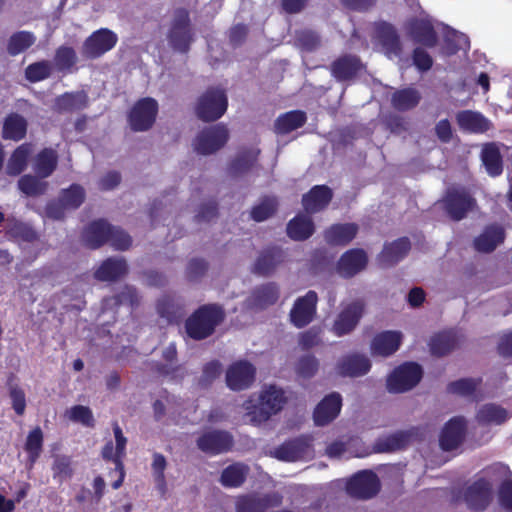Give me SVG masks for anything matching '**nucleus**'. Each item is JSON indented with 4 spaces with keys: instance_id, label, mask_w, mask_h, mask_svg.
<instances>
[{
    "instance_id": "7ed1b4c3",
    "label": "nucleus",
    "mask_w": 512,
    "mask_h": 512,
    "mask_svg": "<svg viewBox=\"0 0 512 512\" xmlns=\"http://www.w3.org/2000/svg\"><path fill=\"white\" fill-rule=\"evenodd\" d=\"M228 107L226 91L220 87H209L199 97L195 112L199 119L213 122L221 118Z\"/></svg>"
},
{
    "instance_id": "ea45409f",
    "label": "nucleus",
    "mask_w": 512,
    "mask_h": 512,
    "mask_svg": "<svg viewBox=\"0 0 512 512\" xmlns=\"http://www.w3.org/2000/svg\"><path fill=\"white\" fill-rule=\"evenodd\" d=\"M287 235L294 241H305L315 232V225L307 216H296L287 224Z\"/></svg>"
},
{
    "instance_id": "680f3d73",
    "label": "nucleus",
    "mask_w": 512,
    "mask_h": 512,
    "mask_svg": "<svg viewBox=\"0 0 512 512\" xmlns=\"http://www.w3.org/2000/svg\"><path fill=\"white\" fill-rule=\"evenodd\" d=\"M6 234L11 238L25 242H33L37 239L36 231L29 225L18 220L9 222L6 228Z\"/></svg>"
},
{
    "instance_id": "3c124183",
    "label": "nucleus",
    "mask_w": 512,
    "mask_h": 512,
    "mask_svg": "<svg viewBox=\"0 0 512 512\" xmlns=\"http://www.w3.org/2000/svg\"><path fill=\"white\" fill-rule=\"evenodd\" d=\"M253 303L255 306L263 309L277 302L279 298V290L276 284L267 283L254 289L252 293Z\"/></svg>"
},
{
    "instance_id": "423d86ee",
    "label": "nucleus",
    "mask_w": 512,
    "mask_h": 512,
    "mask_svg": "<svg viewBox=\"0 0 512 512\" xmlns=\"http://www.w3.org/2000/svg\"><path fill=\"white\" fill-rule=\"evenodd\" d=\"M423 370L416 362H406L396 367L387 378V389L392 393H403L414 388L422 379Z\"/></svg>"
},
{
    "instance_id": "e433bc0d",
    "label": "nucleus",
    "mask_w": 512,
    "mask_h": 512,
    "mask_svg": "<svg viewBox=\"0 0 512 512\" xmlns=\"http://www.w3.org/2000/svg\"><path fill=\"white\" fill-rule=\"evenodd\" d=\"M113 433L116 442L115 448L117 450L114 472L118 474V477L112 482L111 486L116 490L122 486L126 475L123 458L126 455L127 438L123 435L122 429L117 422L113 423Z\"/></svg>"
},
{
    "instance_id": "0eeeda50",
    "label": "nucleus",
    "mask_w": 512,
    "mask_h": 512,
    "mask_svg": "<svg viewBox=\"0 0 512 512\" xmlns=\"http://www.w3.org/2000/svg\"><path fill=\"white\" fill-rule=\"evenodd\" d=\"M313 437L302 434L288 439L275 448L273 455L276 459L286 462L305 460L313 456Z\"/></svg>"
},
{
    "instance_id": "9b49d317",
    "label": "nucleus",
    "mask_w": 512,
    "mask_h": 512,
    "mask_svg": "<svg viewBox=\"0 0 512 512\" xmlns=\"http://www.w3.org/2000/svg\"><path fill=\"white\" fill-rule=\"evenodd\" d=\"M168 41L173 50L187 53L193 42L189 13L185 9L177 11L168 33Z\"/></svg>"
},
{
    "instance_id": "4468645a",
    "label": "nucleus",
    "mask_w": 512,
    "mask_h": 512,
    "mask_svg": "<svg viewBox=\"0 0 512 512\" xmlns=\"http://www.w3.org/2000/svg\"><path fill=\"white\" fill-rule=\"evenodd\" d=\"M117 35L108 28H100L88 36L82 46V55L86 59H97L117 44Z\"/></svg>"
},
{
    "instance_id": "f704fd0d",
    "label": "nucleus",
    "mask_w": 512,
    "mask_h": 512,
    "mask_svg": "<svg viewBox=\"0 0 512 512\" xmlns=\"http://www.w3.org/2000/svg\"><path fill=\"white\" fill-rule=\"evenodd\" d=\"M128 273V266L123 258H107L94 272L95 279L99 281L114 282Z\"/></svg>"
},
{
    "instance_id": "6ab92c4d",
    "label": "nucleus",
    "mask_w": 512,
    "mask_h": 512,
    "mask_svg": "<svg viewBox=\"0 0 512 512\" xmlns=\"http://www.w3.org/2000/svg\"><path fill=\"white\" fill-rule=\"evenodd\" d=\"M467 432V422L462 416H455L446 422L439 436V446L443 451L457 449L464 441Z\"/></svg>"
},
{
    "instance_id": "cd10ccee",
    "label": "nucleus",
    "mask_w": 512,
    "mask_h": 512,
    "mask_svg": "<svg viewBox=\"0 0 512 512\" xmlns=\"http://www.w3.org/2000/svg\"><path fill=\"white\" fill-rule=\"evenodd\" d=\"M456 122L464 132L482 134L490 130L492 124L482 113L473 110H462L456 114Z\"/></svg>"
},
{
    "instance_id": "de8ad7c7",
    "label": "nucleus",
    "mask_w": 512,
    "mask_h": 512,
    "mask_svg": "<svg viewBox=\"0 0 512 512\" xmlns=\"http://www.w3.org/2000/svg\"><path fill=\"white\" fill-rule=\"evenodd\" d=\"M420 100V93L415 88L411 87L397 90L391 97L392 106L402 112L415 108Z\"/></svg>"
},
{
    "instance_id": "473e14b6",
    "label": "nucleus",
    "mask_w": 512,
    "mask_h": 512,
    "mask_svg": "<svg viewBox=\"0 0 512 512\" xmlns=\"http://www.w3.org/2000/svg\"><path fill=\"white\" fill-rule=\"evenodd\" d=\"M259 154L260 149L256 147L241 148L228 165L229 174L237 177L247 173L256 164Z\"/></svg>"
},
{
    "instance_id": "79ce46f5",
    "label": "nucleus",
    "mask_w": 512,
    "mask_h": 512,
    "mask_svg": "<svg viewBox=\"0 0 512 512\" xmlns=\"http://www.w3.org/2000/svg\"><path fill=\"white\" fill-rule=\"evenodd\" d=\"M509 419L508 411L494 403L484 404L476 414V420L481 425H501Z\"/></svg>"
},
{
    "instance_id": "f3484780",
    "label": "nucleus",
    "mask_w": 512,
    "mask_h": 512,
    "mask_svg": "<svg viewBox=\"0 0 512 512\" xmlns=\"http://www.w3.org/2000/svg\"><path fill=\"white\" fill-rule=\"evenodd\" d=\"M365 311V303L362 300H355L345 306L334 321L332 331L338 336L351 333L360 322Z\"/></svg>"
},
{
    "instance_id": "864d4df0",
    "label": "nucleus",
    "mask_w": 512,
    "mask_h": 512,
    "mask_svg": "<svg viewBox=\"0 0 512 512\" xmlns=\"http://www.w3.org/2000/svg\"><path fill=\"white\" fill-rule=\"evenodd\" d=\"M18 188L26 196L37 197L45 194L48 183L40 180L37 176L25 174L19 178Z\"/></svg>"
},
{
    "instance_id": "09e8293b",
    "label": "nucleus",
    "mask_w": 512,
    "mask_h": 512,
    "mask_svg": "<svg viewBox=\"0 0 512 512\" xmlns=\"http://www.w3.org/2000/svg\"><path fill=\"white\" fill-rule=\"evenodd\" d=\"M44 435L39 426L33 428L27 435L24 450L28 454L29 468H32L43 450Z\"/></svg>"
},
{
    "instance_id": "f03ea898",
    "label": "nucleus",
    "mask_w": 512,
    "mask_h": 512,
    "mask_svg": "<svg viewBox=\"0 0 512 512\" xmlns=\"http://www.w3.org/2000/svg\"><path fill=\"white\" fill-rule=\"evenodd\" d=\"M225 310L216 303L199 306L185 321V332L189 338L201 341L215 333L217 326L225 320Z\"/></svg>"
},
{
    "instance_id": "ddd939ff",
    "label": "nucleus",
    "mask_w": 512,
    "mask_h": 512,
    "mask_svg": "<svg viewBox=\"0 0 512 512\" xmlns=\"http://www.w3.org/2000/svg\"><path fill=\"white\" fill-rule=\"evenodd\" d=\"M229 139V132L225 125L216 124L203 129L194 140V149L202 155H210L225 146Z\"/></svg>"
},
{
    "instance_id": "393cba45",
    "label": "nucleus",
    "mask_w": 512,
    "mask_h": 512,
    "mask_svg": "<svg viewBox=\"0 0 512 512\" xmlns=\"http://www.w3.org/2000/svg\"><path fill=\"white\" fill-rule=\"evenodd\" d=\"M367 263L368 257L365 251L354 248L342 254L337 263V270L341 276L351 278L365 269Z\"/></svg>"
},
{
    "instance_id": "a211bd4d",
    "label": "nucleus",
    "mask_w": 512,
    "mask_h": 512,
    "mask_svg": "<svg viewBox=\"0 0 512 512\" xmlns=\"http://www.w3.org/2000/svg\"><path fill=\"white\" fill-rule=\"evenodd\" d=\"M256 368L247 360L232 363L226 371V384L233 391L248 389L255 381Z\"/></svg>"
},
{
    "instance_id": "72a5a7b5",
    "label": "nucleus",
    "mask_w": 512,
    "mask_h": 512,
    "mask_svg": "<svg viewBox=\"0 0 512 512\" xmlns=\"http://www.w3.org/2000/svg\"><path fill=\"white\" fill-rule=\"evenodd\" d=\"M411 249L408 237H400L384 245L379 255V262L385 266H393L407 256Z\"/></svg>"
},
{
    "instance_id": "20e7f679",
    "label": "nucleus",
    "mask_w": 512,
    "mask_h": 512,
    "mask_svg": "<svg viewBox=\"0 0 512 512\" xmlns=\"http://www.w3.org/2000/svg\"><path fill=\"white\" fill-rule=\"evenodd\" d=\"M444 211L453 221H460L476 207V199L464 187H451L442 199Z\"/></svg>"
},
{
    "instance_id": "a19ab883",
    "label": "nucleus",
    "mask_w": 512,
    "mask_h": 512,
    "mask_svg": "<svg viewBox=\"0 0 512 512\" xmlns=\"http://www.w3.org/2000/svg\"><path fill=\"white\" fill-rule=\"evenodd\" d=\"M307 121V116L304 111L293 110L281 114L275 120V132L281 135L288 134L298 128L304 126Z\"/></svg>"
},
{
    "instance_id": "c03bdc74",
    "label": "nucleus",
    "mask_w": 512,
    "mask_h": 512,
    "mask_svg": "<svg viewBox=\"0 0 512 512\" xmlns=\"http://www.w3.org/2000/svg\"><path fill=\"white\" fill-rule=\"evenodd\" d=\"M458 346L457 335L451 331H444L434 335L430 342L432 355L442 357L452 352Z\"/></svg>"
},
{
    "instance_id": "2f4dec72",
    "label": "nucleus",
    "mask_w": 512,
    "mask_h": 512,
    "mask_svg": "<svg viewBox=\"0 0 512 512\" xmlns=\"http://www.w3.org/2000/svg\"><path fill=\"white\" fill-rule=\"evenodd\" d=\"M370 368V360L361 354H351L342 357L336 365L337 373L343 377L362 376L368 373Z\"/></svg>"
},
{
    "instance_id": "7c9ffc66",
    "label": "nucleus",
    "mask_w": 512,
    "mask_h": 512,
    "mask_svg": "<svg viewBox=\"0 0 512 512\" xmlns=\"http://www.w3.org/2000/svg\"><path fill=\"white\" fill-rule=\"evenodd\" d=\"M358 230L356 223H338L325 229L323 236L331 246H346L356 237Z\"/></svg>"
},
{
    "instance_id": "0e129e2a",
    "label": "nucleus",
    "mask_w": 512,
    "mask_h": 512,
    "mask_svg": "<svg viewBox=\"0 0 512 512\" xmlns=\"http://www.w3.org/2000/svg\"><path fill=\"white\" fill-rule=\"evenodd\" d=\"M67 413L69 419L75 423H80L83 426L90 428L95 426V419L92 410L88 406L74 405Z\"/></svg>"
},
{
    "instance_id": "37998d69",
    "label": "nucleus",
    "mask_w": 512,
    "mask_h": 512,
    "mask_svg": "<svg viewBox=\"0 0 512 512\" xmlns=\"http://www.w3.org/2000/svg\"><path fill=\"white\" fill-rule=\"evenodd\" d=\"M31 153V143H23L19 145L8 159L6 173L10 176H17L21 174L27 167Z\"/></svg>"
},
{
    "instance_id": "c756f323",
    "label": "nucleus",
    "mask_w": 512,
    "mask_h": 512,
    "mask_svg": "<svg viewBox=\"0 0 512 512\" xmlns=\"http://www.w3.org/2000/svg\"><path fill=\"white\" fill-rule=\"evenodd\" d=\"M375 37L380 42L386 53L399 56L402 52V44L396 28L388 22L381 21L375 25Z\"/></svg>"
},
{
    "instance_id": "a18cd8bd",
    "label": "nucleus",
    "mask_w": 512,
    "mask_h": 512,
    "mask_svg": "<svg viewBox=\"0 0 512 512\" xmlns=\"http://www.w3.org/2000/svg\"><path fill=\"white\" fill-rule=\"evenodd\" d=\"M58 165V154L53 148L42 149L35 157L34 170L41 178L53 174Z\"/></svg>"
},
{
    "instance_id": "8fccbe9b",
    "label": "nucleus",
    "mask_w": 512,
    "mask_h": 512,
    "mask_svg": "<svg viewBox=\"0 0 512 512\" xmlns=\"http://www.w3.org/2000/svg\"><path fill=\"white\" fill-rule=\"evenodd\" d=\"M482 161L492 177H496L503 172V160L499 149L494 144L486 145L482 151Z\"/></svg>"
},
{
    "instance_id": "f257e3e1",
    "label": "nucleus",
    "mask_w": 512,
    "mask_h": 512,
    "mask_svg": "<svg viewBox=\"0 0 512 512\" xmlns=\"http://www.w3.org/2000/svg\"><path fill=\"white\" fill-rule=\"evenodd\" d=\"M287 402L285 392L276 385L264 386L256 399L250 398L244 403L246 415L254 425L267 422L278 414Z\"/></svg>"
},
{
    "instance_id": "58836bf2",
    "label": "nucleus",
    "mask_w": 512,
    "mask_h": 512,
    "mask_svg": "<svg viewBox=\"0 0 512 512\" xmlns=\"http://www.w3.org/2000/svg\"><path fill=\"white\" fill-rule=\"evenodd\" d=\"M184 302L177 296L165 294L156 303V310L160 317L173 322L182 316Z\"/></svg>"
},
{
    "instance_id": "4c0bfd02",
    "label": "nucleus",
    "mask_w": 512,
    "mask_h": 512,
    "mask_svg": "<svg viewBox=\"0 0 512 512\" xmlns=\"http://www.w3.org/2000/svg\"><path fill=\"white\" fill-rule=\"evenodd\" d=\"M249 471L250 469L248 465L241 462H235L223 469L219 482L225 488L241 487L245 483Z\"/></svg>"
},
{
    "instance_id": "b1692460",
    "label": "nucleus",
    "mask_w": 512,
    "mask_h": 512,
    "mask_svg": "<svg viewBox=\"0 0 512 512\" xmlns=\"http://www.w3.org/2000/svg\"><path fill=\"white\" fill-rule=\"evenodd\" d=\"M333 198V191L327 185H315L302 196V206L308 214L325 210Z\"/></svg>"
},
{
    "instance_id": "aec40b11",
    "label": "nucleus",
    "mask_w": 512,
    "mask_h": 512,
    "mask_svg": "<svg viewBox=\"0 0 512 512\" xmlns=\"http://www.w3.org/2000/svg\"><path fill=\"white\" fill-rule=\"evenodd\" d=\"M286 261L285 251L277 245H270L262 249L257 256L252 272L260 276H270Z\"/></svg>"
},
{
    "instance_id": "338daca9",
    "label": "nucleus",
    "mask_w": 512,
    "mask_h": 512,
    "mask_svg": "<svg viewBox=\"0 0 512 512\" xmlns=\"http://www.w3.org/2000/svg\"><path fill=\"white\" fill-rule=\"evenodd\" d=\"M297 45L306 52L317 50L321 45L319 34L312 30H302L296 34Z\"/></svg>"
},
{
    "instance_id": "774afa93",
    "label": "nucleus",
    "mask_w": 512,
    "mask_h": 512,
    "mask_svg": "<svg viewBox=\"0 0 512 512\" xmlns=\"http://www.w3.org/2000/svg\"><path fill=\"white\" fill-rule=\"evenodd\" d=\"M222 365L218 360L207 362L202 368V375L198 379L201 388H208L221 374Z\"/></svg>"
},
{
    "instance_id": "13d9d810",
    "label": "nucleus",
    "mask_w": 512,
    "mask_h": 512,
    "mask_svg": "<svg viewBox=\"0 0 512 512\" xmlns=\"http://www.w3.org/2000/svg\"><path fill=\"white\" fill-rule=\"evenodd\" d=\"M110 300L113 301L115 307L127 305L134 309L140 305L141 296L134 286L125 285L121 291L115 294Z\"/></svg>"
},
{
    "instance_id": "6e6d98bb",
    "label": "nucleus",
    "mask_w": 512,
    "mask_h": 512,
    "mask_svg": "<svg viewBox=\"0 0 512 512\" xmlns=\"http://www.w3.org/2000/svg\"><path fill=\"white\" fill-rule=\"evenodd\" d=\"M68 210L79 208L85 200V190L79 184H72L63 189L58 197Z\"/></svg>"
},
{
    "instance_id": "9d476101",
    "label": "nucleus",
    "mask_w": 512,
    "mask_h": 512,
    "mask_svg": "<svg viewBox=\"0 0 512 512\" xmlns=\"http://www.w3.org/2000/svg\"><path fill=\"white\" fill-rule=\"evenodd\" d=\"M424 438V429L411 427L407 430H398L387 436L379 437L374 443V451L377 453L394 452L407 448L415 441Z\"/></svg>"
},
{
    "instance_id": "bb28decb",
    "label": "nucleus",
    "mask_w": 512,
    "mask_h": 512,
    "mask_svg": "<svg viewBox=\"0 0 512 512\" xmlns=\"http://www.w3.org/2000/svg\"><path fill=\"white\" fill-rule=\"evenodd\" d=\"M112 225L105 219L92 221L85 227L82 237L85 245L90 249H97L108 243Z\"/></svg>"
},
{
    "instance_id": "c85d7f7f",
    "label": "nucleus",
    "mask_w": 512,
    "mask_h": 512,
    "mask_svg": "<svg viewBox=\"0 0 512 512\" xmlns=\"http://www.w3.org/2000/svg\"><path fill=\"white\" fill-rule=\"evenodd\" d=\"M402 343V333L399 331H383L376 334L371 342L372 355L388 357L394 354Z\"/></svg>"
},
{
    "instance_id": "49530a36",
    "label": "nucleus",
    "mask_w": 512,
    "mask_h": 512,
    "mask_svg": "<svg viewBox=\"0 0 512 512\" xmlns=\"http://www.w3.org/2000/svg\"><path fill=\"white\" fill-rule=\"evenodd\" d=\"M88 106V97L84 92H66L56 98L55 107L60 113L74 112Z\"/></svg>"
},
{
    "instance_id": "f8f14e48",
    "label": "nucleus",
    "mask_w": 512,
    "mask_h": 512,
    "mask_svg": "<svg viewBox=\"0 0 512 512\" xmlns=\"http://www.w3.org/2000/svg\"><path fill=\"white\" fill-rule=\"evenodd\" d=\"M381 488L377 474L371 470H362L354 474L346 484L347 493L357 499H371Z\"/></svg>"
},
{
    "instance_id": "c9c22d12",
    "label": "nucleus",
    "mask_w": 512,
    "mask_h": 512,
    "mask_svg": "<svg viewBox=\"0 0 512 512\" xmlns=\"http://www.w3.org/2000/svg\"><path fill=\"white\" fill-rule=\"evenodd\" d=\"M27 120L16 112L9 113L4 121L1 136L4 140L20 141L26 137Z\"/></svg>"
},
{
    "instance_id": "5fc2aeb1",
    "label": "nucleus",
    "mask_w": 512,
    "mask_h": 512,
    "mask_svg": "<svg viewBox=\"0 0 512 512\" xmlns=\"http://www.w3.org/2000/svg\"><path fill=\"white\" fill-rule=\"evenodd\" d=\"M482 384V378H461L447 385V392L459 396H472Z\"/></svg>"
},
{
    "instance_id": "bf43d9fd",
    "label": "nucleus",
    "mask_w": 512,
    "mask_h": 512,
    "mask_svg": "<svg viewBox=\"0 0 512 512\" xmlns=\"http://www.w3.org/2000/svg\"><path fill=\"white\" fill-rule=\"evenodd\" d=\"M278 208V202L275 197L266 196L262 201L251 210V218L256 222H262L272 217Z\"/></svg>"
},
{
    "instance_id": "5701e85b",
    "label": "nucleus",
    "mask_w": 512,
    "mask_h": 512,
    "mask_svg": "<svg viewBox=\"0 0 512 512\" xmlns=\"http://www.w3.org/2000/svg\"><path fill=\"white\" fill-rule=\"evenodd\" d=\"M506 237L504 227L498 223L488 224L482 232L474 238L473 247L481 253H491L501 245Z\"/></svg>"
},
{
    "instance_id": "1a4fd4ad",
    "label": "nucleus",
    "mask_w": 512,
    "mask_h": 512,
    "mask_svg": "<svg viewBox=\"0 0 512 512\" xmlns=\"http://www.w3.org/2000/svg\"><path fill=\"white\" fill-rule=\"evenodd\" d=\"M494 498L493 484L485 477H479L468 485L463 493L467 507L473 512H483Z\"/></svg>"
},
{
    "instance_id": "4d7b16f0",
    "label": "nucleus",
    "mask_w": 512,
    "mask_h": 512,
    "mask_svg": "<svg viewBox=\"0 0 512 512\" xmlns=\"http://www.w3.org/2000/svg\"><path fill=\"white\" fill-rule=\"evenodd\" d=\"M162 357L167 363H157L155 370L162 376L174 377L175 373L180 369L179 365H173L177 360V349L174 343H170L162 352Z\"/></svg>"
},
{
    "instance_id": "e2e57ef3",
    "label": "nucleus",
    "mask_w": 512,
    "mask_h": 512,
    "mask_svg": "<svg viewBox=\"0 0 512 512\" xmlns=\"http://www.w3.org/2000/svg\"><path fill=\"white\" fill-rule=\"evenodd\" d=\"M51 70L52 67L49 61H37L26 67L25 78L31 83L40 82L50 77Z\"/></svg>"
},
{
    "instance_id": "603ef678",
    "label": "nucleus",
    "mask_w": 512,
    "mask_h": 512,
    "mask_svg": "<svg viewBox=\"0 0 512 512\" xmlns=\"http://www.w3.org/2000/svg\"><path fill=\"white\" fill-rule=\"evenodd\" d=\"M36 41V37L30 31H18L8 39L7 52L10 56H16L29 49Z\"/></svg>"
},
{
    "instance_id": "dca6fc26",
    "label": "nucleus",
    "mask_w": 512,
    "mask_h": 512,
    "mask_svg": "<svg viewBox=\"0 0 512 512\" xmlns=\"http://www.w3.org/2000/svg\"><path fill=\"white\" fill-rule=\"evenodd\" d=\"M317 303L318 295L313 290H309L304 296L298 297L289 312L291 324L298 329L309 325L316 316Z\"/></svg>"
},
{
    "instance_id": "4be33fe9",
    "label": "nucleus",
    "mask_w": 512,
    "mask_h": 512,
    "mask_svg": "<svg viewBox=\"0 0 512 512\" xmlns=\"http://www.w3.org/2000/svg\"><path fill=\"white\" fill-rule=\"evenodd\" d=\"M408 34L412 41L426 48L438 44V34L429 19L413 18L408 23Z\"/></svg>"
},
{
    "instance_id": "6e6552de",
    "label": "nucleus",
    "mask_w": 512,
    "mask_h": 512,
    "mask_svg": "<svg viewBox=\"0 0 512 512\" xmlns=\"http://www.w3.org/2000/svg\"><path fill=\"white\" fill-rule=\"evenodd\" d=\"M158 114V103L154 98L145 97L135 102L128 113V123L134 132L152 128Z\"/></svg>"
},
{
    "instance_id": "412c9836",
    "label": "nucleus",
    "mask_w": 512,
    "mask_h": 512,
    "mask_svg": "<svg viewBox=\"0 0 512 512\" xmlns=\"http://www.w3.org/2000/svg\"><path fill=\"white\" fill-rule=\"evenodd\" d=\"M342 397L338 392L326 395L314 408L313 421L316 426H326L340 414Z\"/></svg>"
},
{
    "instance_id": "39448f33",
    "label": "nucleus",
    "mask_w": 512,
    "mask_h": 512,
    "mask_svg": "<svg viewBox=\"0 0 512 512\" xmlns=\"http://www.w3.org/2000/svg\"><path fill=\"white\" fill-rule=\"evenodd\" d=\"M282 502L283 496L277 491L264 494L249 492L235 498L234 509L235 512H266L279 507Z\"/></svg>"
},
{
    "instance_id": "052dcab7",
    "label": "nucleus",
    "mask_w": 512,
    "mask_h": 512,
    "mask_svg": "<svg viewBox=\"0 0 512 512\" xmlns=\"http://www.w3.org/2000/svg\"><path fill=\"white\" fill-rule=\"evenodd\" d=\"M7 389L13 411L17 416L22 417L27 407L25 390L16 383H8Z\"/></svg>"
},
{
    "instance_id": "a878e982",
    "label": "nucleus",
    "mask_w": 512,
    "mask_h": 512,
    "mask_svg": "<svg viewBox=\"0 0 512 512\" xmlns=\"http://www.w3.org/2000/svg\"><path fill=\"white\" fill-rule=\"evenodd\" d=\"M362 68L363 64L361 59L351 54L338 57L330 65L332 76L339 82L355 78Z\"/></svg>"
},
{
    "instance_id": "69168bd1",
    "label": "nucleus",
    "mask_w": 512,
    "mask_h": 512,
    "mask_svg": "<svg viewBox=\"0 0 512 512\" xmlns=\"http://www.w3.org/2000/svg\"><path fill=\"white\" fill-rule=\"evenodd\" d=\"M319 369V361L313 355L301 356L296 364L295 370L297 375L304 379L312 378Z\"/></svg>"
},
{
    "instance_id": "2eb2a0df",
    "label": "nucleus",
    "mask_w": 512,
    "mask_h": 512,
    "mask_svg": "<svg viewBox=\"0 0 512 512\" xmlns=\"http://www.w3.org/2000/svg\"><path fill=\"white\" fill-rule=\"evenodd\" d=\"M196 444L203 453L216 456L230 451L234 445V438L226 430L213 429L202 433Z\"/></svg>"
}]
</instances>
